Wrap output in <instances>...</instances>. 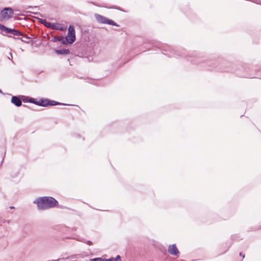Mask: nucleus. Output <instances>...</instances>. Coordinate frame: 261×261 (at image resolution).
Listing matches in <instances>:
<instances>
[{
	"label": "nucleus",
	"mask_w": 261,
	"mask_h": 261,
	"mask_svg": "<svg viewBox=\"0 0 261 261\" xmlns=\"http://www.w3.org/2000/svg\"><path fill=\"white\" fill-rule=\"evenodd\" d=\"M113 8L118 9V10H121L119 8H118V7H114Z\"/></svg>",
	"instance_id": "4be33fe9"
},
{
	"label": "nucleus",
	"mask_w": 261,
	"mask_h": 261,
	"mask_svg": "<svg viewBox=\"0 0 261 261\" xmlns=\"http://www.w3.org/2000/svg\"><path fill=\"white\" fill-rule=\"evenodd\" d=\"M21 36H23V38H19V37L16 38V37H13V38L15 39H20L22 42L27 43H30L32 41V38L31 37L25 36L23 34H22V35H21ZM8 36L9 37H12V36L11 35H8Z\"/></svg>",
	"instance_id": "6e6552de"
},
{
	"label": "nucleus",
	"mask_w": 261,
	"mask_h": 261,
	"mask_svg": "<svg viewBox=\"0 0 261 261\" xmlns=\"http://www.w3.org/2000/svg\"><path fill=\"white\" fill-rule=\"evenodd\" d=\"M10 208L11 209H13V208H14V207L13 206H10Z\"/></svg>",
	"instance_id": "b1692460"
},
{
	"label": "nucleus",
	"mask_w": 261,
	"mask_h": 261,
	"mask_svg": "<svg viewBox=\"0 0 261 261\" xmlns=\"http://www.w3.org/2000/svg\"><path fill=\"white\" fill-rule=\"evenodd\" d=\"M65 105L64 103H60L59 102L50 100L48 99L45 98H41L37 102V106H40L42 107H48V106H53L56 105Z\"/></svg>",
	"instance_id": "7ed1b4c3"
},
{
	"label": "nucleus",
	"mask_w": 261,
	"mask_h": 261,
	"mask_svg": "<svg viewBox=\"0 0 261 261\" xmlns=\"http://www.w3.org/2000/svg\"><path fill=\"white\" fill-rule=\"evenodd\" d=\"M0 30L4 33L3 34V35H6L7 34H12L14 35H22V33L20 31L14 29L8 28L2 24H0Z\"/></svg>",
	"instance_id": "39448f33"
},
{
	"label": "nucleus",
	"mask_w": 261,
	"mask_h": 261,
	"mask_svg": "<svg viewBox=\"0 0 261 261\" xmlns=\"http://www.w3.org/2000/svg\"><path fill=\"white\" fill-rule=\"evenodd\" d=\"M189 60H190V61L191 62H194V63H198L197 62H196V61L195 62V61H193V60H190V59H189Z\"/></svg>",
	"instance_id": "aec40b11"
},
{
	"label": "nucleus",
	"mask_w": 261,
	"mask_h": 261,
	"mask_svg": "<svg viewBox=\"0 0 261 261\" xmlns=\"http://www.w3.org/2000/svg\"><path fill=\"white\" fill-rule=\"evenodd\" d=\"M253 2H254L255 3H258L257 2H255V1H253Z\"/></svg>",
	"instance_id": "a878e982"
},
{
	"label": "nucleus",
	"mask_w": 261,
	"mask_h": 261,
	"mask_svg": "<svg viewBox=\"0 0 261 261\" xmlns=\"http://www.w3.org/2000/svg\"><path fill=\"white\" fill-rule=\"evenodd\" d=\"M70 238H72V239H74L78 240L77 239H76V238H74V237H70Z\"/></svg>",
	"instance_id": "5701e85b"
},
{
	"label": "nucleus",
	"mask_w": 261,
	"mask_h": 261,
	"mask_svg": "<svg viewBox=\"0 0 261 261\" xmlns=\"http://www.w3.org/2000/svg\"><path fill=\"white\" fill-rule=\"evenodd\" d=\"M40 22L41 23H42V24H44V25H45V24H47V23H48V22H46V21H45V20H44V19H41L40 20Z\"/></svg>",
	"instance_id": "f3484780"
},
{
	"label": "nucleus",
	"mask_w": 261,
	"mask_h": 261,
	"mask_svg": "<svg viewBox=\"0 0 261 261\" xmlns=\"http://www.w3.org/2000/svg\"><path fill=\"white\" fill-rule=\"evenodd\" d=\"M13 14V10L9 7L5 8L1 11V15L3 18L4 19H8L12 17V15Z\"/></svg>",
	"instance_id": "423d86ee"
},
{
	"label": "nucleus",
	"mask_w": 261,
	"mask_h": 261,
	"mask_svg": "<svg viewBox=\"0 0 261 261\" xmlns=\"http://www.w3.org/2000/svg\"><path fill=\"white\" fill-rule=\"evenodd\" d=\"M72 230H74V231H75V230H76V228H75V227H73V228H72Z\"/></svg>",
	"instance_id": "412c9836"
},
{
	"label": "nucleus",
	"mask_w": 261,
	"mask_h": 261,
	"mask_svg": "<svg viewBox=\"0 0 261 261\" xmlns=\"http://www.w3.org/2000/svg\"><path fill=\"white\" fill-rule=\"evenodd\" d=\"M90 261H104V259H102L100 257H97V258L91 259Z\"/></svg>",
	"instance_id": "4468645a"
},
{
	"label": "nucleus",
	"mask_w": 261,
	"mask_h": 261,
	"mask_svg": "<svg viewBox=\"0 0 261 261\" xmlns=\"http://www.w3.org/2000/svg\"><path fill=\"white\" fill-rule=\"evenodd\" d=\"M179 55V56H183L184 55H182H182Z\"/></svg>",
	"instance_id": "393cba45"
},
{
	"label": "nucleus",
	"mask_w": 261,
	"mask_h": 261,
	"mask_svg": "<svg viewBox=\"0 0 261 261\" xmlns=\"http://www.w3.org/2000/svg\"><path fill=\"white\" fill-rule=\"evenodd\" d=\"M87 243L88 244V245H91L92 244V242L90 241H88Z\"/></svg>",
	"instance_id": "6ab92c4d"
},
{
	"label": "nucleus",
	"mask_w": 261,
	"mask_h": 261,
	"mask_svg": "<svg viewBox=\"0 0 261 261\" xmlns=\"http://www.w3.org/2000/svg\"><path fill=\"white\" fill-rule=\"evenodd\" d=\"M115 261H117L118 260H120L121 259V257L119 255H118L116 256V257H114Z\"/></svg>",
	"instance_id": "2eb2a0df"
},
{
	"label": "nucleus",
	"mask_w": 261,
	"mask_h": 261,
	"mask_svg": "<svg viewBox=\"0 0 261 261\" xmlns=\"http://www.w3.org/2000/svg\"><path fill=\"white\" fill-rule=\"evenodd\" d=\"M177 53V51H175L174 54H175Z\"/></svg>",
	"instance_id": "bb28decb"
},
{
	"label": "nucleus",
	"mask_w": 261,
	"mask_h": 261,
	"mask_svg": "<svg viewBox=\"0 0 261 261\" xmlns=\"http://www.w3.org/2000/svg\"><path fill=\"white\" fill-rule=\"evenodd\" d=\"M54 41H59L63 44H65L67 43L66 41V38H64L63 37H59L57 38H55Z\"/></svg>",
	"instance_id": "f8f14e48"
},
{
	"label": "nucleus",
	"mask_w": 261,
	"mask_h": 261,
	"mask_svg": "<svg viewBox=\"0 0 261 261\" xmlns=\"http://www.w3.org/2000/svg\"><path fill=\"white\" fill-rule=\"evenodd\" d=\"M104 261H115L114 257H111L108 259H104Z\"/></svg>",
	"instance_id": "dca6fc26"
},
{
	"label": "nucleus",
	"mask_w": 261,
	"mask_h": 261,
	"mask_svg": "<svg viewBox=\"0 0 261 261\" xmlns=\"http://www.w3.org/2000/svg\"><path fill=\"white\" fill-rule=\"evenodd\" d=\"M75 32L74 27L72 25H70L68 29V34L66 37V41L68 44H72L75 40Z\"/></svg>",
	"instance_id": "f03ea898"
},
{
	"label": "nucleus",
	"mask_w": 261,
	"mask_h": 261,
	"mask_svg": "<svg viewBox=\"0 0 261 261\" xmlns=\"http://www.w3.org/2000/svg\"><path fill=\"white\" fill-rule=\"evenodd\" d=\"M11 101L16 107H20L22 105V101L20 98L17 96H12Z\"/></svg>",
	"instance_id": "1a4fd4ad"
},
{
	"label": "nucleus",
	"mask_w": 261,
	"mask_h": 261,
	"mask_svg": "<svg viewBox=\"0 0 261 261\" xmlns=\"http://www.w3.org/2000/svg\"><path fill=\"white\" fill-rule=\"evenodd\" d=\"M56 53L59 55H67L69 54L70 51L68 49L63 48L61 49H55Z\"/></svg>",
	"instance_id": "9b49d317"
},
{
	"label": "nucleus",
	"mask_w": 261,
	"mask_h": 261,
	"mask_svg": "<svg viewBox=\"0 0 261 261\" xmlns=\"http://www.w3.org/2000/svg\"><path fill=\"white\" fill-rule=\"evenodd\" d=\"M34 203L37 204L39 210H46L54 207L58 204V202L52 197H42L36 199Z\"/></svg>",
	"instance_id": "f257e3e1"
},
{
	"label": "nucleus",
	"mask_w": 261,
	"mask_h": 261,
	"mask_svg": "<svg viewBox=\"0 0 261 261\" xmlns=\"http://www.w3.org/2000/svg\"><path fill=\"white\" fill-rule=\"evenodd\" d=\"M95 18L96 20L101 23L103 24H108L110 25H112L114 26L118 27L119 25L117 24L115 22L113 21L112 20L109 19L107 17L102 16L100 14H95Z\"/></svg>",
	"instance_id": "20e7f679"
},
{
	"label": "nucleus",
	"mask_w": 261,
	"mask_h": 261,
	"mask_svg": "<svg viewBox=\"0 0 261 261\" xmlns=\"http://www.w3.org/2000/svg\"><path fill=\"white\" fill-rule=\"evenodd\" d=\"M47 24H45V26L49 27L50 29H55V30H58L60 31H63V28L62 27L59 28L58 25V23H50L48 22L47 23Z\"/></svg>",
	"instance_id": "9d476101"
},
{
	"label": "nucleus",
	"mask_w": 261,
	"mask_h": 261,
	"mask_svg": "<svg viewBox=\"0 0 261 261\" xmlns=\"http://www.w3.org/2000/svg\"><path fill=\"white\" fill-rule=\"evenodd\" d=\"M27 98L29 99L28 101H25V100H23L24 102H30V103H32L37 105L38 101L36 99H35L34 98H29V97H27Z\"/></svg>",
	"instance_id": "ddd939ff"
},
{
	"label": "nucleus",
	"mask_w": 261,
	"mask_h": 261,
	"mask_svg": "<svg viewBox=\"0 0 261 261\" xmlns=\"http://www.w3.org/2000/svg\"><path fill=\"white\" fill-rule=\"evenodd\" d=\"M240 255L241 256H242V257L244 258L245 257V254H243L242 252L240 253Z\"/></svg>",
	"instance_id": "a211bd4d"
},
{
	"label": "nucleus",
	"mask_w": 261,
	"mask_h": 261,
	"mask_svg": "<svg viewBox=\"0 0 261 261\" xmlns=\"http://www.w3.org/2000/svg\"><path fill=\"white\" fill-rule=\"evenodd\" d=\"M168 252L171 254L178 256L179 251L175 244L170 245L168 248Z\"/></svg>",
	"instance_id": "0eeeda50"
},
{
	"label": "nucleus",
	"mask_w": 261,
	"mask_h": 261,
	"mask_svg": "<svg viewBox=\"0 0 261 261\" xmlns=\"http://www.w3.org/2000/svg\"><path fill=\"white\" fill-rule=\"evenodd\" d=\"M0 93H2V91H1V89H0Z\"/></svg>",
	"instance_id": "cd10ccee"
}]
</instances>
